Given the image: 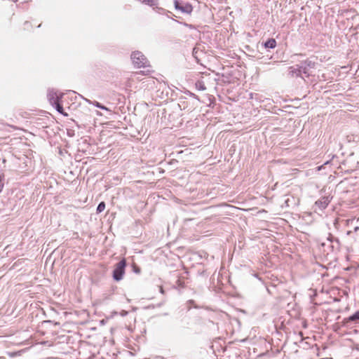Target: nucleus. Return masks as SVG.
<instances>
[{
    "label": "nucleus",
    "instance_id": "nucleus-7",
    "mask_svg": "<svg viewBox=\"0 0 359 359\" xmlns=\"http://www.w3.org/2000/svg\"><path fill=\"white\" fill-rule=\"evenodd\" d=\"M264 46L266 48H274L276 46V41L274 39H269L264 42Z\"/></svg>",
    "mask_w": 359,
    "mask_h": 359
},
{
    "label": "nucleus",
    "instance_id": "nucleus-13",
    "mask_svg": "<svg viewBox=\"0 0 359 359\" xmlns=\"http://www.w3.org/2000/svg\"><path fill=\"white\" fill-rule=\"evenodd\" d=\"M331 244H332L331 246H332V249L336 250H339L340 249V242H339V238L335 239L334 242Z\"/></svg>",
    "mask_w": 359,
    "mask_h": 359
},
{
    "label": "nucleus",
    "instance_id": "nucleus-17",
    "mask_svg": "<svg viewBox=\"0 0 359 359\" xmlns=\"http://www.w3.org/2000/svg\"><path fill=\"white\" fill-rule=\"evenodd\" d=\"M335 239H338L337 238L333 236L331 233L329 234L327 237V240L331 243H333L334 242Z\"/></svg>",
    "mask_w": 359,
    "mask_h": 359
},
{
    "label": "nucleus",
    "instance_id": "nucleus-6",
    "mask_svg": "<svg viewBox=\"0 0 359 359\" xmlns=\"http://www.w3.org/2000/svg\"><path fill=\"white\" fill-rule=\"evenodd\" d=\"M330 203L329 196H323L316 201L315 205L317 206L320 210H325L328 204Z\"/></svg>",
    "mask_w": 359,
    "mask_h": 359
},
{
    "label": "nucleus",
    "instance_id": "nucleus-19",
    "mask_svg": "<svg viewBox=\"0 0 359 359\" xmlns=\"http://www.w3.org/2000/svg\"><path fill=\"white\" fill-rule=\"evenodd\" d=\"M24 25H25V29H27L28 27L30 25L29 22L27 21H26Z\"/></svg>",
    "mask_w": 359,
    "mask_h": 359
},
{
    "label": "nucleus",
    "instance_id": "nucleus-21",
    "mask_svg": "<svg viewBox=\"0 0 359 359\" xmlns=\"http://www.w3.org/2000/svg\"><path fill=\"white\" fill-rule=\"evenodd\" d=\"M359 231V227H358V226H355V227L354 228V231H355V232H356V231Z\"/></svg>",
    "mask_w": 359,
    "mask_h": 359
},
{
    "label": "nucleus",
    "instance_id": "nucleus-8",
    "mask_svg": "<svg viewBox=\"0 0 359 359\" xmlns=\"http://www.w3.org/2000/svg\"><path fill=\"white\" fill-rule=\"evenodd\" d=\"M53 106L55 107V109H56V111L58 113L63 114L64 116H67V114L64 112V109H63L62 105L60 104V102H57L56 104H55Z\"/></svg>",
    "mask_w": 359,
    "mask_h": 359
},
{
    "label": "nucleus",
    "instance_id": "nucleus-15",
    "mask_svg": "<svg viewBox=\"0 0 359 359\" xmlns=\"http://www.w3.org/2000/svg\"><path fill=\"white\" fill-rule=\"evenodd\" d=\"M94 105L97 107V108H100V109H104V110H107L108 111V108H107L105 106L102 105V104H100V102H95V104Z\"/></svg>",
    "mask_w": 359,
    "mask_h": 359
},
{
    "label": "nucleus",
    "instance_id": "nucleus-18",
    "mask_svg": "<svg viewBox=\"0 0 359 359\" xmlns=\"http://www.w3.org/2000/svg\"><path fill=\"white\" fill-rule=\"evenodd\" d=\"M13 1L15 2H21V3H25V2H27L29 0H13Z\"/></svg>",
    "mask_w": 359,
    "mask_h": 359
},
{
    "label": "nucleus",
    "instance_id": "nucleus-1",
    "mask_svg": "<svg viewBox=\"0 0 359 359\" xmlns=\"http://www.w3.org/2000/svg\"><path fill=\"white\" fill-rule=\"evenodd\" d=\"M315 67V62L311 60H305L302 62L299 65H296L295 66L290 67V74L294 76H300L303 79L304 77H309L311 74V69H313Z\"/></svg>",
    "mask_w": 359,
    "mask_h": 359
},
{
    "label": "nucleus",
    "instance_id": "nucleus-14",
    "mask_svg": "<svg viewBox=\"0 0 359 359\" xmlns=\"http://www.w3.org/2000/svg\"><path fill=\"white\" fill-rule=\"evenodd\" d=\"M156 12L160 14H166V15H168V13H171V12L166 11L163 8H159V7H156Z\"/></svg>",
    "mask_w": 359,
    "mask_h": 359
},
{
    "label": "nucleus",
    "instance_id": "nucleus-12",
    "mask_svg": "<svg viewBox=\"0 0 359 359\" xmlns=\"http://www.w3.org/2000/svg\"><path fill=\"white\" fill-rule=\"evenodd\" d=\"M359 320V311L354 313L353 315L348 317V320L355 321Z\"/></svg>",
    "mask_w": 359,
    "mask_h": 359
},
{
    "label": "nucleus",
    "instance_id": "nucleus-4",
    "mask_svg": "<svg viewBox=\"0 0 359 359\" xmlns=\"http://www.w3.org/2000/svg\"><path fill=\"white\" fill-rule=\"evenodd\" d=\"M174 6L177 11L182 13L191 14L193 11V6L188 2L183 1L175 0Z\"/></svg>",
    "mask_w": 359,
    "mask_h": 359
},
{
    "label": "nucleus",
    "instance_id": "nucleus-3",
    "mask_svg": "<svg viewBox=\"0 0 359 359\" xmlns=\"http://www.w3.org/2000/svg\"><path fill=\"white\" fill-rule=\"evenodd\" d=\"M126 266V261L125 259H122L119 262L115 265V268L113 271V278L116 281L121 280L125 273V269Z\"/></svg>",
    "mask_w": 359,
    "mask_h": 359
},
{
    "label": "nucleus",
    "instance_id": "nucleus-5",
    "mask_svg": "<svg viewBox=\"0 0 359 359\" xmlns=\"http://www.w3.org/2000/svg\"><path fill=\"white\" fill-rule=\"evenodd\" d=\"M47 97L50 104L54 105L57 102H60L63 97V93H58L57 91L50 89L48 91Z\"/></svg>",
    "mask_w": 359,
    "mask_h": 359
},
{
    "label": "nucleus",
    "instance_id": "nucleus-16",
    "mask_svg": "<svg viewBox=\"0 0 359 359\" xmlns=\"http://www.w3.org/2000/svg\"><path fill=\"white\" fill-rule=\"evenodd\" d=\"M4 175L3 174L0 175V192L2 191L4 188Z\"/></svg>",
    "mask_w": 359,
    "mask_h": 359
},
{
    "label": "nucleus",
    "instance_id": "nucleus-9",
    "mask_svg": "<svg viewBox=\"0 0 359 359\" xmlns=\"http://www.w3.org/2000/svg\"><path fill=\"white\" fill-rule=\"evenodd\" d=\"M195 86L198 90H205L206 89L204 82L201 80L197 81Z\"/></svg>",
    "mask_w": 359,
    "mask_h": 359
},
{
    "label": "nucleus",
    "instance_id": "nucleus-25",
    "mask_svg": "<svg viewBox=\"0 0 359 359\" xmlns=\"http://www.w3.org/2000/svg\"><path fill=\"white\" fill-rule=\"evenodd\" d=\"M0 359H1V358H0Z\"/></svg>",
    "mask_w": 359,
    "mask_h": 359
},
{
    "label": "nucleus",
    "instance_id": "nucleus-22",
    "mask_svg": "<svg viewBox=\"0 0 359 359\" xmlns=\"http://www.w3.org/2000/svg\"><path fill=\"white\" fill-rule=\"evenodd\" d=\"M197 53L196 51H195V49H194V51H193V54L194 55V57L196 58L197 57L196 56V54Z\"/></svg>",
    "mask_w": 359,
    "mask_h": 359
},
{
    "label": "nucleus",
    "instance_id": "nucleus-2",
    "mask_svg": "<svg viewBox=\"0 0 359 359\" xmlns=\"http://www.w3.org/2000/svg\"><path fill=\"white\" fill-rule=\"evenodd\" d=\"M131 60L133 65L137 68L149 66L147 58L140 51L133 52L131 54Z\"/></svg>",
    "mask_w": 359,
    "mask_h": 359
},
{
    "label": "nucleus",
    "instance_id": "nucleus-24",
    "mask_svg": "<svg viewBox=\"0 0 359 359\" xmlns=\"http://www.w3.org/2000/svg\"><path fill=\"white\" fill-rule=\"evenodd\" d=\"M161 292H163V288H162V287L161 288Z\"/></svg>",
    "mask_w": 359,
    "mask_h": 359
},
{
    "label": "nucleus",
    "instance_id": "nucleus-11",
    "mask_svg": "<svg viewBox=\"0 0 359 359\" xmlns=\"http://www.w3.org/2000/svg\"><path fill=\"white\" fill-rule=\"evenodd\" d=\"M105 203L104 201L100 202L96 209L97 213H100L105 209Z\"/></svg>",
    "mask_w": 359,
    "mask_h": 359
},
{
    "label": "nucleus",
    "instance_id": "nucleus-20",
    "mask_svg": "<svg viewBox=\"0 0 359 359\" xmlns=\"http://www.w3.org/2000/svg\"><path fill=\"white\" fill-rule=\"evenodd\" d=\"M184 26H187V27H190V28H193V25H189V24H187V23H184Z\"/></svg>",
    "mask_w": 359,
    "mask_h": 359
},
{
    "label": "nucleus",
    "instance_id": "nucleus-23",
    "mask_svg": "<svg viewBox=\"0 0 359 359\" xmlns=\"http://www.w3.org/2000/svg\"><path fill=\"white\" fill-rule=\"evenodd\" d=\"M351 231H347V235H350V234H351Z\"/></svg>",
    "mask_w": 359,
    "mask_h": 359
},
{
    "label": "nucleus",
    "instance_id": "nucleus-10",
    "mask_svg": "<svg viewBox=\"0 0 359 359\" xmlns=\"http://www.w3.org/2000/svg\"><path fill=\"white\" fill-rule=\"evenodd\" d=\"M184 287H185L184 281L183 280H182L181 278H178L175 282V287L177 288V289H182V288H184Z\"/></svg>",
    "mask_w": 359,
    "mask_h": 359
}]
</instances>
